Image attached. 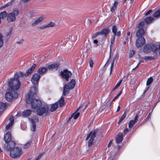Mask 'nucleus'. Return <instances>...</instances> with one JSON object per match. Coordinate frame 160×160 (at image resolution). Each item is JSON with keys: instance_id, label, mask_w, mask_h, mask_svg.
I'll use <instances>...</instances> for the list:
<instances>
[{"instance_id": "nucleus-6", "label": "nucleus", "mask_w": 160, "mask_h": 160, "mask_svg": "<svg viewBox=\"0 0 160 160\" xmlns=\"http://www.w3.org/2000/svg\"><path fill=\"white\" fill-rule=\"evenodd\" d=\"M76 84V82L75 80L72 79L69 83V86L67 84L65 85L63 88V94L65 96L67 95L70 89L73 88Z\"/></svg>"}, {"instance_id": "nucleus-35", "label": "nucleus", "mask_w": 160, "mask_h": 160, "mask_svg": "<svg viewBox=\"0 0 160 160\" xmlns=\"http://www.w3.org/2000/svg\"><path fill=\"white\" fill-rule=\"evenodd\" d=\"M32 141L31 140H29L23 146V148L25 149H26L29 147L31 144Z\"/></svg>"}, {"instance_id": "nucleus-37", "label": "nucleus", "mask_w": 160, "mask_h": 160, "mask_svg": "<svg viewBox=\"0 0 160 160\" xmlns=\"http://www.w3.org/2000/svg\"><path fill=\"white\" fill-rule=\"evenodd\" d=\"M122 79H121L119 81V82H118L117 84L116 85V86L114 87V88H113V89H112V90H115L116 89H117L120 85L121 84V83H122Z\"/></svg>"}, {"instance_id": "nucleus-19", "label": "nucleus", "mask_w": 160, "mask_h": 160, "mask_svg": "<svg viewBox=\"0 0 160 160\" xmlns=\"http://www.w3.org/2000/svg\"><path fill=\"white\" fill-rule=\"evenodd\" d=\"M123 140V134L120 133L118 134L116 138V142L117 143H120Z\"/></svg>"}, {"instance_id": "nucleus-62", "label": "nucleus", "mask_w": 160, "mask_h": 160, "mask_svg": "<svg viewBox=\"0 0 160 160\" xmlns=\"http://www.w3.org/2000/svg\"><path fill=\"white\" fill-rule=\"evenodd\" d=\"M8 4H6V5H4V6H2V7H1V8H6V7H8Z\"/></svg>"}, {"instance_id": "nucleus-28", "label": "nucleus", "mask_w": 160, "mask_h": 160, "mask_svg": "<svg viewBox=\"0 0 160 160\" xmlns=\"http://www.w3.org/2000/svg\"><path fill=\"white\" fill-rule=\"evenodd\" d=\"M109 30L108 28H105L102 29L101 32H98L99 33L100 35L103 34L106 36V34L109 33Z\"/></svg>"}, {"instance_id": "nucleus-51", "label": "nucleus", "mask_w": 160, "mask_h": 160, "mask_svg": "<svg viewBox=\"0 0 160 160\" xmlns=\"http://www.w3.org/2000/svg\"><path fill=\"white\" fill-rule=\"evenodd\" d=\"M72 37H70L69 35H67L64 38L65 39H72Z\"/></svg>"}, {"instance_id": "nucleus-58", "label": "nucleus", "mask_w": 160, "mask_h": 160, "mask_svg": "<svg viewBox=\"0 0 160 160\" xmlns=\"http://www.w3.org/2000/svg\"><path fill=\"white\" fill-rule=\"evenodd\" d=\"M123 131L124 133H126L128 132V129L127 128H126Z\"/></svg>"}, {"instance_id": "nucleus-23", "label": "nucleus", "mask_w": 160, "mask_h": 160, "mask_svg": "<svg viewBox=\"0 0 160 160\" xmlns=\"http://www.w3.org/2000/svg\"><path fill=\"white\" fill-rule=\"evenodd\" d=\"M138 116L137 115H136L134 118V120H131L129 122L128 124V126L129 128H132V127L134 125L135 123L136 122V121L138 119Z\"/></svg>"}, {"instance_id": "nucleus-50", "label": "nucleus", "mask_w": 160, "mask_h": 160, "mask_svg": "<svg viewBox=\"0 0 160 160\" xmlns=\"http://www.w3.org/2000/svg\"><path fill=\"white\" fill-rule=\"evenodd\" d=\"M47 28V27L46 25H42L39 26L38 27V28L39 29H45Z\"/></svg>"}, {"instance_id": "nucleus-2", "label": "nucleus", "mask_w": 160, "mask_h": 160, "mask_svg": "<svg viewBox=\"0 0 160 160\" xmlns=\"http://www.w3.org/2000/svg\"><path fill=\"white\" fill-rule=\"evenodd\" d=\"M10 89L13 90H18L20 86L21 83L18 78H12L8 82Z\"/></svg>"}, {"instance_id": "nucleus-31", "label": "nucleus", "mask_w": 160, "mask_h": 160, "mask_svg": "<svg viewBox=\"0 0 160 160\" xmlns=\"http://www.w3.org/2000/svg\"><path fill=\"white\" fill-rule=\"evenodd\" d=\"M23 74L21 72H17L14 74V77L13 78H18H18L21 77L23 76Z\"/></svg>"}, {"instance_id": "nucleus-44", "label": "nucleus", "mask_w": 160, "mask_h": 160, "mask_svg": "<svg viewBox=\"0 0 160 160\" xmlns=\"http://www.w3.org/2000/svg\"><path fill=\"white\" fill-rule=\"evenodd\" d=\"M126 112H125L123 115L121 116V118H120L119 119L121 120L122 121L126 117Z\"/></svg>"}, {"instance_id": "nucleus-54", "label": "nucleus", "mask_w": 160, "mask_h": 160, "mask_svg": "<svg viewBox=\"0 0 160 160\" xmlns=\"http://www.w3.org/2000/svg\"><path fill=\"white\" fill-rule=\"evenodd\" d=\"M118 98V97L116 96V97H115L112 100V101L110 102H109V105H110L112 102L113 101L117 99Z\"/></svg>"}, {"instance_id": "nucleus-11", "label": "nucleus", "mask_w": 160, "mask_h": 160, "mask_svg": "<svg viewBox=\"0 0 160 160\" xmlns=\"http://www.w3.org/2000/svg\"><path fill=\"white\" fill-rule=\"evenodd\" d=\"M15 142L12 141H11L5 144L4 147L7 150L10 151L11 149L15 148Z\"/></svg>"}, {"instance_id": "nucleus-17", "label": "nucleus", "mask_w": 160, "mask_h": 160, "mask_svg": "<svg viewBox=\"0 0 160 160\" xmlns=\"http://www.w3.org/2000/svg\"><path fill=\"white\" fill-rule=\"evenodd\" d=\"M9 122L7 125L6 127V130H8L12 126L13 124L14 119L13 117L12 116H11L9 118Z\"/></svg>"}, {"instance_id": "nucleus-59", "label": "nucleus", "mask_w": 160, "mask_h": 160, "mask_svg": "<svg viewBox=\"0 0 160 160\" xmlns=\"http://www.w3.org/2000/svg\"><path fill=\"white\" fill-rule=\"evenodd\" d=\"M151 114L149 113L147 117V120L149 119L150 118Z\"/></svg>"}, {"instance_id": "nucleus-10", "label": "nucleus", "mask_w": 160, "mask_h": 160, "mask_svg": "<svg viewBox=\"0 0 160 160\" xmlns=\"http://www.w3.org/2000/svg\"><path fill=\"white\" fill-rule=\"evenodd\" d=\"M61 75L66 81H68V78L71 76L72 73L67 70H64L61 72Z\"/></svg>"}, {"instance_id": "nucleus-9", "label": "nucleus", "mask_w": 160, "mask_h": 160, "mask_svg": "<svg viewBox=\"0 0 160 160\" xmlns=\"http://www.w3.org/2000/svg\"><path fill=\"white\" fill-rule=\"evenodd\" d=\"M49 111L48 108L46 106H45V107H42L38 109L37 110V114L40 116L42 115L44 113L47 114Z\"/></svg>"}, {"instance_id": "nucleus-63", "label": "nucleus", "mask_w": 160, "mask_h": 160, "mask_svg": "<svg viewBox=\"0 0 160 160\" xmlns=\"http://www.w3.org/2000/svg\"><path fill=\"white\" fill-rule=\"evenodd\" d=\"M112 141H110V142L108 145V147H109L111 145V144H112Z\"/></svg>"}, {"instance_id": "nucleus-15", "label": "nucleus", "mask_w": 160, "mask_h": 160, "mask_svg": "<svg viewBox=\"0 0 160 160\" xmlns=\"http://www.w3.org/2000/svg\"><path fill=\"white\" fill-rule=\"evenodd\" d=\"M45 17L44 15H42L38 17L31 24L32 27H34L42 22L45 19Z\"/></svg>"}, {"instance_id": "nucleus-39", "label": "nucleus", "mask_w": 160, "mask_h": 160, "mask_svg": "<svg viewBox=\"0 0 160 160\" xmlns=\"http://www.w3.org/2000/svg\"><path fill=\"white\" fill-rule=\"evenodd\" d=\"M145 24V22L143 21L141 22H140L139 24H138V28H141L142 27L144 26V25Z\"/></svg>"}, {"instance_id": "nucleus-27", "label": "nucleus", "mask_w": 160, "mask_h": 160, "mask_svg": "<svg viewBox=\"0 0 160 160\" xmlns=\"http://www.w3.org/2000/svg\"><path fill=\"white\" fill-rule=\"evenodd\" d=\"M118 2L115 1L114 2L112 6L110 8V11L112 12H114L117 9V6L118 5Z\"/></svg>"}, {"instance_id": "nucleus-45", "label": "nucleus", "mask_w": 160, "mask_h": 160, "mask_svg": "<svg viewBox=\"0 0 160 160\" xmlns=\"http://www.w3.org/2000/svg\"><path fill=\"white\" fill-rule=\"evenodd\" d=\"M99 35V33L98 32L93 34L92 35V39H95L97 36Z\"/></svg>"}, {"instance_id": "nucleus-14", "label": "nucleus", "mask_w": 160, "mask_h": 160, "mask_svg": "<svg viewBox=\"0 0 160 160\" xmlns=\"http://www.w3.org/2000/svg\"><path fill=\"white\" fill-rule=\"evenodd\" d=\"M29 120L32 124V127L31 128V130L33 132L35 131L36 129V124L35 122L38 121V118L37 117H35L33 119L30 118Z\"/></svg>"}, {"instance_id": "nucleus-30", "label": "nucleus", "mask_w": 160, "mask_h": 160, "mask_svg": "<svg viewBox=\"0 0 160 160\" xmlns=\"http://www.w3.org/2000/svg\"><path fill=\"white\" fill-rule=\"evenodd\" d=\"M31 111L30 110H27L23 112L22 116L24 117L29 116L31 114Z\"/></svg>"}, {"instance_id": "nucleus-40", "label": "nucleus", "mask_w": 160, "mask_h": 160, "mask_svg": "<svg viewBox=\"0 0 160 160\" xmlns=\"http://www.w3.org/2000/svg\"><path fill=\"white\" fill-rule=\"evenodd\" d=\"M55 25V24L54 23L52 22H50L49 23L46 25L48 28L54 27Z\"/></svg>"}, {"instance_id": "nucleus-57", "label": "nucleus", "mask_w": 160, "mask_h": 160, "mask_svg": "<svg viewBox=\"0 0 160 160\" xmlns=\"http://www.w3.org/2000/svg\"><path fill=\"white\" fill-rule=\"evenodd\" d=\"M130 33L129 32H127V35L128 36H129L130 37V39H131V37L130 36ZM127 39H129V38H128Z\"/></svg>"}, {"instance_id": "nucleus-22", "label": "nucleus", "mask_w": 160, "mask_h": 160, "mask_svg": "<svg viewBox=\"0 0 160 160\" xmlns=\"http://www.w3.org/2000/svg\"><path fill=\"white\" fill-rule=\"evenodd\" d=\"M58 102L51 104L50 111L52 112L55 111L58 107Z\"/></svg>"}, {"instance_id": "nucleus-47", "label": "nucleus", "mask_w": 160, "mask_h": 160, "mask_svg": "<svg viewBox=\"0 0 160 160\" xmlns=\"http://www.w3.org/2000/svg\"><path fill=\"white\" fill-rule=\"evenodd\" d=\"M89 64L90 68H92L93 64V62L91 59L89 61Z\"/></svg>"}, {"instance_id": "nucleus-64", "label": "nucleus", "mask_w": 160, "mask_h": 160, "mask_svg": "<svg viewBox=\"0 0 160 160\" xmlns=\"http://www.w3.org/2000/svg\"><path fill=\"white\" fill-rule=\"evenodd\" d=\"M143 62V61H142V60H140L139 62L138 63V66L140 64V63H141L142 62Z\"/></svg>"}, {"instance_id": "nucleus-48", "label": "nucleus", "mask_w": 160, "mask_h": 160, "mask_svg": "<svg viewBox=\"0 0 160 160\" xmlns=\"http://www.w3.org/2000/svg\"><path fill=\"white\" fill-rule=\"evenodd\" d=\"M28 15L31 17H33L35 15V14L33 11H31L28 13Z\"/></svg>"}, {"instance_id": "nucleus-32", "label": "nucleus", "mask_w": 160, "mask_h": 160, "mask_svg": "<svg viewBox=\"0 0 160 160\" xmlns=\"http://www.w3.org/2000/svg\"><path fill=\"white\" fill-rule=\"evenodd\" d=\"M7 15V13L6 11L2 12L0 13V19H4Z\"/></svg>"}, {"instance_id": "nucleus-46", "label": "nucleus", "mask_w": 160, "mask_h": 160, "mask_svg": "<svg viewBox=\"0 0 160 160\" xmlns=\"http://www.w3.org/2000/svg\"><path fill=\"white\" fill-rule=\"evenodd\" d=\"M43 155V153H42L40 154H39V155H38L37 157H36L35 160H39V159Z\"/></svg>"}, {"instance_id": "nucleus-29", "label": "nucleus", "mask_w": 160, "mask_h": 160, "mask_svg": "<svg viewBox=\"0 0 160 160\" xmlns=\"http://www.w3.org/2000/svg\"><path fill=\"white\" fill-rule=\"evenodd\" d=\"M154 20V18L152 17H148L144 19V21L147 24L151 23Z\"/></svg>"}, {"instance_id": "nucleus-42", "label": "nucleus", "mask_w": 160, "mask_h": 160, "mask_svg": "<svg viewBox=\"0 0 160 160\" xmlns=\"http://www.w3.org/2000/svg\"><path fill=\"white\" fill-rule=\"evenodd\" d=\"M154 58V57L152 56H146L145 57L144 59L145 60H151Z\"/></svg>"}, {"instance_id": "nucleus-52", "label": "nucleus", "mask_w": 160, "mask_h": 160, "mask_svg": "<svg viewBox=\"0 0 160 160\" xmlns=\"http://www.w3.org/2000/svg\"><path fill=\"white\" fill-rule=\"evenodd\" d=\"M114 34L115 36H120L121 35V32L120 31H119L117 32H116V33H115Z\"/></svg>"}, {"instance_id": "nucleus-5", "label": "nucleus", "mask_w": 160, "mask_h": 160, "mask_svg": "<svg viewBox=\"0 0 160 160\" xmlns=\"http://www.w3.org/2000/svg\"><path fill=\"white\" fill-rule=\"evenodd\" d=\"M18 97V95L17 92L11 89L9 90L8 92H7L5 94L6 98L9 102L17 99Z\"/></svg>"}, {"instance_id": "nucleus-41", "label": "nucleus", "mask_w": 160, "mask_h": 160, "mask_svg": "<svg viewBox=\"0 0 160 160\" xmlns=\"http://www.w3.org/2000/svg\"><path fill=\"white\" fill-rule=\"evenodd\" d=\"M112 32L113 33V34H115L116 33V32H117V28H116V26H113L112 28Z\"/></svg>"}, {"instance_id": "nucleus-1", "label": "nucleus", "mask_w": 160, "mask_h": 160, "mask_svg": "<svg viewBox=\"0 0 160 160\" xmlns=\"http://www.w3.org/2000/svg\"><path fill=\"white\" fill-rule=\"evenodd\" d=\"M143 50L146 53L152 51L155 56H159L160 55V44L159 45L158 48L156 47L154 45L147 44L144 48Z\"/></svg>"}, {"instance_id": "nucleus-56", "label": "nucleus", "mask_w": 160, "mask_h": 160, "mask_svg": "<svg viewBox=\"0 0 160 160\" xmlns=\"http://www.w3.org/2000/svg\"><path fill=\"white\" fill-rule=\"evenodd\" d=\"M3 44V41H0V48L2 46Z\"/></svg>"}, {"instance_id": "nucleus-34", "label": "nucleus", "mask_w": 160, "mask_h": 160, "mask_svg": "<svg viewBox=\"0 0 160 160\" xmlns=\"http://www.w3.org/2000/svg\"><path fill=\"white\" fill-rule=\"evenodd\" d=\"M59 104L60 107H62L65 104L64 99L63 97H61L59 100Z\"/></svg>"}, {"instance_id": "nucleus-3", "label": "nucleus", "mask_w": 160, "mask_h": 160, "mask_svg": "<svg viewBox=\"0 0 160 160\" xmlns=\"http://www.w3.org/2000/svg\"><path fill=\"white\" fill-rule=\"evenodd\" d=\"M33 97H27L26 99L27 103L31 104L32 108L36 109L40 107L42 105L40 100L38 99H35Z\"/></svg>"}, {"instance_id": "nucleus-12", "label": "nucleus", "mask_w": 160, "mask_h": 160, "mask_svg": "<svg viewBox=\"0 0 160 160\" xmlns=\"http://www.w3.org/2000/svg\"><path fill=\"white\" fill-rule=\"evenodd\" d=\"M40 78V75L36 73L34 74L31 78L32 83L34 85L37 84L38 83Z\"/></svg>"}, {"instance_id": "nucleus-18", "label": "nucleus", "mask_w": 160, "mask_h": 160, "mask_svg": "<svg viewBox=\"0 0 160 160\" xmlns=\"http://www.w3.org/2000/svg\"><path fill=\"white\" fill-rule=\"evenodd\" d=\"M4 140L6 143L12 141L11 134L9 132H7L4 135Z\"/></svg>"}, {"instance_id": "nucleus-21", "label": "nucleus", "mask_w": 160, "mask_h": 160, "mask_svg": "<svg viewBox=\"0 0 160 160\" xmlns=\"http://www.w3.org/2000/svg\"><path fill=\"white\" fill-rule=\"evenodd\" d=\"M59 66L58 64H51L48 66V68L51 70H56Z\"/></svg>"}, {"instance_id": "nucleus-26", "label": "nucleus", "mask_w": 160, "mask_h": 160, "mask_svg": "<svg viewBox=\"0 0 160 160\" xmlns=\"http://www.w3.org/2000/svg\"><path fill=\"white\" fill-rule=\"evenodd\" d=\"M80 108L81 106H80L78 108L76 112L71 116L70 117L71 118H72V117H73V118L74 119H76L78 118V117L80 115V113L79 112H77L79 110V108Z\"/></svg>"}, {"instance_id": "nucleus-60", "label": "nucleus", "mask_w": 160, "mask_h": 160, "mask_svg": "<svg viewBox=\"0 0 160 160\" xmlns=\"http://www.w3.org/2000/svg\"><path fill=\"white\" fill-rule=\"evenodd\" d=\"M120 108V105H119L118 106V107L117 110H116V112H118L119 111Z\"/></svg>"}, {"instance_id": "nucleus-25", "label": "nucleus", "mask_w": 160, "mask_h": 160, "mask_svg": "<svg viewBox=\"0 0 160 160\" xmlns=\"http://www.w3.org/2000/svg\"><path fill=\"white\" fill-rule=\"evenodd\" d=\"M145 41H136V45L137 47H140L145 43Z\"/></svg>"}, {"instance_id": "nucleus-16", "label": "nucleus", "mask_w": 160, "mask_h": 160, "mask_svg": "<svg viewBox=\"0 0 160 160\" xmlns=\"http://www.w3.org/2000/svg\"><path fill=\"white\" fill-rule=\"evenodd\" d=\"M37 90L34 87H31L30 91L28 94V97H33V96L36 94Z\"/></svg>"}, {"instance_id": "nucleus-13", "label": "nucleus", "mask_w": 160, "mask_h": 160, "mask_svg": "<svg viewBox=\"0 0 160 160\" xmlns=\"http://www.w3.org/2000/svg\"><path fill=\"white\" fill-rule=\"evenodd\" d=\"M144 31L143 29L140 28L136 32V36L138 37L137 40H145L143 36L144 35Z\"/></svg>"}, {"instance_id": "nucleus-49", "label": "nucleus", "mask_w": 160, "mask_h": 160, "mask_svg": "<svg viewBox=\"0 0 160 160\" xmlns=\"http://www.w3.org/2000/svg\"><path fill=\"white\" fill-rule=\"evenodd\" d=\"M114 63V61H113L112 62L111 64V67H110V74H111L112 72V70L113 67Z\"/></svg>"}, {"instance_id": "nucleus-61", "label": "nucleus", "mask_w": 160, "mask_h": 160, "mask_svg": "<svg viewBox=\"0 0 160 160\" xmlns=\"http://www.w3.org/2000/svg\"><path fill=\"white\" fill-rule=\"evenodd\" d=\"M22 41H19L17 42L16 43L18 44H21L22 43Z\"/></svg>"}, {"instance_id": "nucleus-36", "label": "nucleus", "mask_w": 160, "mask_h": 160, "mask_svg": "<svg viewBox=\"0 0 160 160\" xmlns=\"http://www.w3.org/2000/svg\"><path fill=\"white\" fill-rule=\"evenodd\" d=\"M153 81V79L152 77L149 78L147 81L146 85L147 86L151 84Z\"/></svg>"}, {"instance_id": "nucleus-24", "label": "nucleus", "mask_w": 160, "mask_h": 160, "mask_svg": "<svg viewBox=\"0 0 160 160\" xmlns=\"http://www.w3.org/2000/svg\"><path fill=\"white\" fill-rule=\"evenodd\" d=\"M48 70L47 68L44 67H40L38 70V72L39 73V74H42L46 72Z\"/></svg>"}, {"instance_id": "nucleus-8", "label": "nucleus", "mask_w": 160, "mask_h": 160, "mask_svg": "<svg viewBox=\"0 0 160 160\" xmlns=\"http://www.w3.org/2000/svg\"><path fill=\"white\" fill-rule=\"evenodd\" d=\"M97 132V131L96 130H95L93 131H92L87 136L86 139V140H87L89 138H90L88 142V145L89 146H90L92 144L94 138L96 137V134Z\"/></svg>"}, {"instance_id": "nucleus-7", "label": "nucleus", "mask_w": 160, "mask_h": 160, "mask_svg": "<svg viewBox=\"0 0 160 160\" xmlns=\"http://www.w3.org/2000/svg\"><path fill=\"white\" fill-rule=\"evenodd\" d=\"M19 14L18 10L16 9L13 10L12 12L7 15V20L9 22H12L16 20L15 17Z\"/></svg>"}, {"instance_id": "nucleus-53", "label": "nucleus", "mask_w": 160, "mask_h": 160, "mask_svg": "<svg viewBox=\"0 0 160 160\" xmlns=\"http://www.w3.org/2000/svg\"><path fill=\"white\" fill-rule=\"evenodd\" d=\"M152 12V10H149L145 13V15L146 16H148Z\"/></svg>"}, {"instance_id": "nucleus-55", "label": "nucleus", "mask_w": 160, "mask_h": 160, "mask_svg": "<svg viewBox=\"0 0 160 160\" xmlns=\"http://www.w3.org/2000/svg\"><path fill=\"white\" fill-rule=\"evenodd\" d=\"M30 0H21L22 3H25L29 1Z\"/></svg>"}, {"instance_id": "nucleus-4", "label": "nucleus", "mask_w": 160, "mask_h": 160, "mask_svg": "<svg viewBox=\"0 0 160 160\" xmlns=\"http://www.w3.org/2000/svg\"><path fill=\"white\" fill-rule=\"evenodd\" d=\"M10 151V156L13 158H19L22 154V148L19 147H16Z\"/></svg>"}, {"instance_id": "nucleus-33", "label": "nucleus", "mask_w": 160, "mask_h": 160, "mask_svg": "<svg viewBox=\"0 0 160 160\" xmlns=\"http://www.w3.org/2000/svg\"><path fill=\"white\" fill-rule=\"evenodd\" d=\"M153 16L155 18L160 17V8L159 10L156 11L153 14Z\"/></svg>"}, {"instance_id": "nucleus-38", "label": "nucleus", "mask_w": 160, "mask_h": 160, "mask_svg": "<svg viewBox=\"0 0 160 160\" xmlns=\"http://www.w3.org/2000/svg\"><path fill=\"white\" fill-rule=\"evenodd\" d=\"M12 31V29L11 28L9 30V31L6 34V37L7 38H9L11 35V33Z\"/></svg>"}, {"instance_id": "nucleus-43", "label": "nucleus", "mask_w": 160, "mask_h": 160, "mask_svg": "<svg viewBox=\"0 0 160 160\" xmlns=\"http://www.w3.org/2000/svg\"><path fill=\"white\" fill-rule=\"evenodd\" d=\"M135 53V51L133 50H131L129 53L130 57H132Z\"/></svg>"}, {"instance_id": "nucleus-20", "label": "nucleus", "mask_w": 160, "mask_h": 160, "mask_svg": "<svg viewBox=\"0 0 160 160\" xmlns=\"http://www.w3.org/2000/svg\"><path fill=\"white\" fill-rule=\"evenodd\" d=\"M36 67V65L35 64H34L32 65V66L29 68L28 70L25 75L26 76H28L29 74H31L32 72L35 69V67Z\"/></svg>"}]
</instances>
